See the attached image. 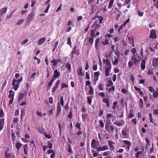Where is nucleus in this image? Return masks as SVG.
Segmentation results:
<instances>
[{
  "label": "nucleus",
  "instance_id": "c03bdc74",
  "mask_svg": "<svg viewBox=\"0 0 158 158\" xmlns=\"http://www.w3.org/2000/svg\"><path fill=\"white\" fill-rule=\"evenodd\" d=\"M91 152L92 153H93V156L94 157H96L98 155H99V154L98 155V153L95 152V151L92 150H91Z\"/></svg>",
  "mask_w": 158,
  "mask_h": 158
},
{
  "label": "nucleus",
  "instance_id": "aec40b11",
  "mask_svg": "<svg viewBox=\"0 0 158 158\" xmlns=\"http://www.w3.org/2000/svg\"><path fill=\"white\" fill-rule=\"evenodd\" d=\"M99 38L95 40V49L97 50L98 49V44L99 43L100 41H99Z\"/></svg>",
  "mask_w": 158,
  "mask_h": 158
},
{
  "label": "nucleus",
  "instance_id": "f3484780",
  "mask_svg": "<svg viewBox=\"0 0 158 158\" xmlns=\"http://www.w3.org/2000/svg\"><path fill=\"white\" fill-rule=\"evenodd\" d=\"M61 111V106L59 102L58 103L56 110V115H57L59 114Z\"/></svg>",
  "mask_w": 158,
  "mask_h": 158
},
{
  "label": "nucleus",
  "instance_id": "a18cd8bd",
  "mask_svg": "<svg viewBox=\"0 0 158 158\" xmlns=\"http://www.w3.org/2000/svg\"><path fill=\"white\" fill-rule=\"evenodd\" d=\"M103 114V111L101 109H99V112L98 114V115L99 116H102Z\"/></svg>",
  "mask_w": 158,
  "mask_h": 158
},
{
  "label": "nucleus",
  "instance_id": "cd10ccee",
  "mask_svg": "<svg viewBox=\"0 0 158 158\" xmlns=\"http://www.w3.org/2000/svg\"><path fill=\"white\" fill-rule=\"evenodd\" d=\"M1 11L2 14H1V16L3 14H5L6 13L7 10V9L6 7H4L1 10Z\"/></svg>",
  "mask_w": 158,
  "mask_h": 158
},
{
  "label": "nucleus",
  "instance_id": "2f4dec72",
  "mask_svg": "<svg viewBox=\"0 0 158 158\" xmlns=\"http://www.w3.org/2000/svg\"><path fill=\"white\" fill-rule=\"evenodd\" d=\"M54 80V79L52 78L51 81L48 82V85H47V87H51L52 85V83H53Z\"/></svg>",
  "mask_w": 158,
  "mask_h": 158
},
{
  "label": "nucleus",
  "instance_id": "13d9d810",
  "mask_svg": "<svg viewBox=\"0 0 158 158\" xmlns=\"http://www.w3.org/2000/svg\"><path fill=\"white\" fill-rule=\"evenodd\" d=\"M118 104V102H114L113 103V106L112 107V108L113 109H114L116 107L117 105Z\"/></svg>",
  "mask_w": 158,
  "mask_h": 158
},
{
  "label": "nucleus",
  "instance_id": "4be33fe9",
  "mask_svg": "<svg viewBox=\"0 0 158 158\" xmlns=\"http://www.w3.org/2000/svg\"><path fill=\"white\" fill-rule=\"evenodd\" d=\"M77 73L78 75H80L81 76L84 75V74H83L82 73V67L80 66L78 67L77 71Z\"/></svg>",
  "mask_w": 158,
  "mask_h": 158
},
{
  "label": "nucleus",
  "instance_id": "e2e57ef3",
  "mask_svg": "<svg viewBox=\"0 0 158 158\" xmlns=\"http://www.w3.org/2000/svg\"><path fill=\"white\" fill-rule=\"evenodd\" d=\"M142 152L141 151H138L136 154V158L139 157V155L142 154Z\"/></svg>",
  "mask_w": 158,
  "mask_h": 158
},
{
  "label": "nucleus",
  "instance_id": "2eb2a0df",
  "mask_svg": "<svg viewBox=\"0 0 158 158\" xmlns=\"http://www.w3.org/2000/svg\"><path fill=\"white\" fill-rule=\"evenodd\" d=\"M152 64L153 67L155 68H158V62L154 58L152 60Z\"/></svg>",
  "mask_w": 158,
  "mask_h": 158
},
{
  "label": "nucleus",
  "instance_id": "69168bd1",
  "mask_svg": "<svg viewBox=\"0 0 158 158\" xmlns=\"http://www.w3.org/2000/svg\"><path fill=\"white\" fill-rule=\"evenodd\" d=\"M67 44L70 45V47H72V43L71 41V38H68V43Z\"/></svg>",
  "mask_w": 158,
  "mask_h": 158
},
{
  "label": "nucleus",
  "instance_id": "3c124183",
  "mask_svg": "<svg viewBox=\"0 0 158 158\" xmlns=\"http://www.w3.org/2000/svg\"><path fill=\"white\" fill-rule=\"evenodd\" d=\"M124 143L127 145V146H130L131 145V142L128 140H123V141Z\"/></svg>",
  "mask_w": 158,
  "mask_h": 158
},
{
  "label": "nucleus",
  "instance_id": "b1692460",
  "mask_svg": "<svg viewBox=\"0 0 158 158\" xmlns=\"http://www.w3.org/2000/svg\"><path fill=\"white\" fill-rule=\"evenodd\" d=\"M135 89L137 91H139V93L140 95H143V91H141V89L137 87L136 86L134 87Z\"/></svg>",
  "mask_w": 158,
  "mask_h": 158
},
{
  "label": "nucleus",
  "instance_id": "37998d69",
  "mask_svg": "<svg viewBox=\"0 0 158 158\" xmlns=\"http://www.w3.org/2000/svg\"><path fill=\"white\" fill-rule=\"evenodd\" d=\"M137 14L139 16L141 17L143 16L144 12L143 11H140L139 10H137Z\"/></svg>",
  "mask_w": 158,
  "mask_h": 158
},
{
  "label": "nucleus",
  "instance_id": "603ef678",
  "mask_svg": "<svg viewBox=\"0 0 158 158\" xmlns=\"http://www.w3.org/2000/svg\"><path fill=\"white\" fill-rule=\"evenodd\" d=\"M4 116V113L2 108L0 110V117H3Z\"/></svg>",
  "mask_w": 158,
  "mask_h": 158
},
{
  "label": "nucleus",
  "instance_id": "bf43d9fd",
  "mask_svg": "<svg viewBox=\"0 0 158 158\" xmlns=\"http://www.w3.org/2000/svg\"><path fill=\"white\" fill-rule=\"evenodd\" d=\"M72 115L73 113L72 111H69V114L68 115V117L69 118H70V119H72Z\"/></svg>",
  "mask_w": 158,
  "mask_h": 158
},
{
  "label": "nucleus",
  "instance_id": "8fccbe9b",
  "mask_svg": "<svg viewBox=\"0 0 158 158\" xmlns=\"http://www.w3.org/2000/svg\"><path fill=\"white\" fill-rule=\"evenodd\" d=\"M99 122L100 127L102 128H103L104 127V123L102 120H100Z\"/></svg>",
  "mask_w": 158,
  "mask_h": 158
},
{
  "label": "nucleus",
  "instance_id": "58836bf2",
  "mask_svg": "<svg viewBox=\"0 0 158 158\" xmlns=\"http://www.w3.org/2000/svg\"><path fill=\"white\" fill-rule=\"evenodd\" d=\"M24 20L23 19H20L19 20L17 23L16 24L20 25L21 24H22V23H23V22H24Z\"/></svg>",
  "mask_w": 158,
  "mask_h": 158
},
{
  "label": "nucleus",
  "instance_id": "dca6fc26",
  "mask_svg": "<svg viewBox=\"0 0 158 158\" xmlns=\"http://www.w3.org/2000/svg\"><path fill=\"white\" fill-rule=\"evenodd\" d=\"M46 39L45 37L41 38L40 39L37 41L38 45H41L45 41Z\"/></svg>",
  "mask_w": 158,
  "mask_h": 158
},
{
  "label": "nucleus",
  "instance_id": "1a4fd4ad",
  "mask_svg": "<svg viewBox=\"0 0 158 158\" xmlns=\"http://www.w3.org/2000/svg\"><path fill=\"white\" fill-rule=\"evenodd\" d=\"M103 61L104 63H106V64L108 66V68H111V65L110 64V62L108 58H107L106 59H103Z\"/></svg>",
  "mask_w": 158,
  "mask_h": 158
},
{
  "label": "nucleus",
  "instance_id": "20e7f679",
  "mask_svg": "<svg viewBox=\"0 0 158 158\" xmlns=\"http://www.w3.org/2000/svg\"><path fill=\"white\" fill-rule=\"evenodd\" d=\"M109 149L108 146L106 145V146L102 147H99L96 148L97 151L98 152L100 151H104Z\"/></svg>",
  "mask_w": 158,
  "mask_h": 158
},
{
  "label": "nucleus",
  "instance_id": "7ed1b4c3",
  "mask_svg": "<svg viewBox=\"0 0 158 158\" xmlns=\"http://www.w3.org/2000/svg\"><path fill=\"white\" fill-rule=\"evenodd\" d=\"M110 123H106L105 124V129L109 133L113 132L114 131V127L110 126Z\"/></svg>",
  "mask_w": 158,
  "mask_h": 158
},
{
  "label": "nucleus",
  "instance_id": "a19ab883",
  "mask_svg": "<svg viewBox=\"0 0 158 158\" xmlns=\"http://www.w3.org/2000/svg\"><path fill=\"white\" fill-rule=\"evenodd\" d=\"M95 32H94V30H92L91 31L90 33V35L91 37L93 38H94L95 37Z\"/></svg>",
  "mask_w": 158,
  "mask_h": 158
},
{
  "label": "nucleus",
  "instance_id": "4d7b16f0",
  "mask_svg": "<svg viewBox=\"0 0 158 158\" xmlns=\"http://www.w3.org/2000/svg\"><path fill=\"white\" fill-rule=\"evenodd\" d=\"M118 63V58H115L113 62V64L114 65L117 64Z\"/></svg>",
  "mask_w": 158,
  "mask_h": 158
},
{
  "label": "nucleus",
  "instance_id": "473e14b6",
  "mask_svg": "<svg viewBox=\"0 0 158 158\" xmlns=\"http://www.w3.org/2000/svg\"><path fill=\"white\" fill-rule=\"evenodd\" d=\"M104 84H99L98 86V89L101 91L103 90Z\"/></svg>",
  "mask_w": 158,
  "mask_h": 158
},
{
  "label": "nucleus",
  "instance_id": "de8ad7c7",
  "mask_svg": "<svg viewBox=\"0 0 158 158\" xmlns=\"http://www.w3.org/2000/svg\"><path fill=\"white\" fill-rule=\"evenodd\" d=\"M16 80L15 79H14L13 80L12 82V85L14 86V89L15 90V85H16Z\"/></svg>",
  "mask_w": 158,
  "mask_h": 158
},
{
  "label": "nucleus",
  "instance_id": "6ab92c4d",
  "mask_svg": "<svg viewBox=\"0 0 158 158\" xmlns=\"http://www.w3.org/2000/svg\"><path fill=\"white\" fill-rule=\"evenodd\" d=\"M121 121L122 123H118L117 121H116L114 123V124L118 126L121 127L125 123L124 121L123 120H122Z\"/></svg>",
  "mask_w": 158,
  "mask_h": 158
},
{
  "label": "nucleus",
  "instance_id": "4c0bfd02",
  "mask_svg": "<svg viewBox=\"0 0 158 158\" xmlns=\"http://www.w3.org/2000/svg\"><path fill=\"white\" fill-rule=\"evenodd\" d=\"M87 102L89 105H91L92 103V98L90 96L87 97Z\"/></svg>",
  "mask_w": 158,
  "mask_h": 158
},
{
  "label": "nucleus",
  "instance_id": "6e6552de",
  "mask_svg": "<svg viewBox=\"0 0 158 158\" xmlns=\"http://www.w3.org/2000/svg\"><path fill=\"white\" fill-rule=\"evenodd\" d=\"M146 57H145L144 59L143 60L141 63L140 67L142 70H144L145 68L146 59Z\"/></svg>",
  "mask_w": 158,
  "mask_h": 158
},
{
  "label": "nucleus",
  "instance_id": "423d86ee",
  "mask_svg": "<svg viewBox=\"0 0 158 158\" xmlns=\"http://www.w3.org/2000/svg\"><path fill=\"white\" fill-rule=\"evenodd\" d=\"M60 80H57L54 86L53 87L52 91V93H53L56 90L57 88L58 87V85L60 84Z\"/></svg>",
  "mask_w": 158,
  "mask_h": 158
},
{
  "label": "nucleus",
  "instance_id": "39448f33",
  "mask_svg": "<svg viewBox=\"0 0 158 158\" xmlns=\"http://www.w3.org/2000/svg\"><path fill=\"white\" fill-rule=\"evenodd\" d=\"M60 75V73L57 69H56L54 71V74L52 78L55 80L57 78L59 77Z\"/></svg>",
  "mask_w": 158,
  "mask_h": 158
},
{
  "label": "nucleus",
  "instance_id": "ddd939ff",
  "mask_svg": "<svg viewBox=\"0 0 158 158\" xmlns=\"http://www.w3.org/2000/svg\"><path fill=\"white\" fill-rule=\"evenodd\" d=\"M103 102L106 104V107H109L110 106V101L109 98H106L103 100Z\"/></svg>",
  "mask_w": 158,
  "mask_h": 158
},
{
  "label": "nucleus",
  "instance_id": "0eeeda50",
  "mask_svg": "<svg viewBox=\"0 0 158 158\" xmlns=\"http://www.w3.org/2000/svg\"><path fill=\"white\" fill-rule=\"evenodd\" d=\"M23 80V77H22L20 78L19 79L16 80V82L17 83L16 84L15 90L16 91L17 90L18 88L19 87V83L21 82Z\"/></svg>",
  "mask_w": 158,
  "mask_h": 158
},
{
  "label": "nucleus",
  "instance_id": "0e129e2a",
  "mask_svg": "<svg viewBox=\"0 0 158 158\" xmlns=\"http://www.w3.org/2000/svg\"><path fill=\"white\" fill-rule=\"evenodd\" d=\"M5 155L6 158H10L11 157V155L10 153H7V152H6Z\"/></svg>",
  "mask_w": 158,
  "mask_h": 158
},
{
  "label": "nucleus",
  "instance_id": "6e6d98bb",
  "mask_svg": "<svg viewBox=\"0 0 158 158\" xmlns=\"http://www.w3.org/2000/svg\"><path fill=\"white\" fill-rule=\"evenodd\" d=\"M130 114H129V117L130 118H132L134 116V115L132 114L133 111L132 110H130Z\"/></svg>",
  "mask_w": 158,
  "mask_h": 158
},
{
  "label": "nucleus",
  "instance_id": "ea45409f",
  "mask_svg": "<svg viewBox=\"0 0 158 158\" xmlns=\"http://www.w3.org/2000/svg\"><path fill=\"white\" fill-rule=\"evenodd\" d=\"M108 44V40L107 39H106L104 41H102V44L104 46L107 45Z\"/></svg>",
  "mask_w": 158,
  "mask_h": 158
},
{
  "label": "nucleus",
  "instance_id": "72a5a7b5",
  "mask_svg": "<svg viewBox=\"0 0 158 158\" xmlns=\"http://www.w3.org/2000/svg\"><path fill=\"white\" fill-rule=\"evenodd\" d=\"M65 67L67 68L68 69L70 72L71 69V65L68 63H67L65 65Z\"/></svg>",
  "mask_w": 158,
  "mask_h": 158
},
{
  "label": "nucleus",
  "instance_id": "412c9836",
  "mask_svg": "<svg viewBox=\"0 0 158 158\" xmlns=\"http://www.w3.org/2000/svg\"><path fill=\"white\" fill-rule=\"evenodd\" d=\"M111 68H108L106 67L105 69V74L106 77L109 76V71Z\"/></svg>",
  "mask_w": 158,
  "mask_h": 158
},
{
  "label": "nucleus",
  "instance_id": "4468645a",
  "mask_svg": "<svg viewBox=\"0 0 158 158\" xmlns=\"http://www.w3.org/2000/svg\"><path fill=\"white\" fill-rule=\"evenodd\" d=\"M24 152V154L27 156L28 154V148L27 144H26L23 146Z\"/></svg>",
  "mask_w": 158,
  "mask_h": 158
},
{
  "label": "nucleus",
  "instance_id": "f03ea898",
  "mask_svg": "<svg viewBox=\"0 0 158 158\" xmlns=\"http://www.w3.org/2000/svg\"><path fill=\"white\" fill-rule=\"evenodd\" d=\"M99 144V142L96 140L94 139H93L91 141V146L92 148L93 149H96L98 147Z\"/></svg>",
  "mask_w": 158,
  "mask_h": 158
},
{
  "label": "nucleus",
  "instance_id": "9b49d317",
  "mask_svg": "<svg viewBox=\"0 0 158 158\" xmlns=\"http://www.w3.org/2000/svg\"><path fill=\"white\" fill-rule=\"evenodd\" d=\"M108 144L109 146L110 149L112 151L114 150V147L113 144H115V143L112 141H109L108 142Z\"/></svg>",
  "mask_w": 158,
  "mask_h": 158
},
{
  "label": "nucleus",
  "instance_id": "393cba45",
  "mask_svg": "<svg viewBox=\"0 0 158 158\" xmlns=\"http://www.w3.org/2000/svg\"><path fill=\"white\" fill-rule=\"evenodd\" d=\"M24 97L23 94L20 93L18 97V102H19L21 101Z\"/></svg>",
  "mask_w": 158,
  "mask_h": 158
},
{
  "label": "nucleus",
  "instance_id": "c85d7f7f",
  "mask_svg": "<svg viewBox=\"0 0 158 158\" xmlns=\"http://www.w3.org/2000/svg\"><path fill=\"white\" fill-rule=\"evenodd\" d=\"M50 62L52 63V66H56L57 64V62L55 59H53L52 60L50 61Z\"/></svg>",
  "mask_w": 158,
  "mask_h": 158
},
{
  "label": "nucleus",
  "instance_id": "9d476101",
  "mask_svg": "<svg viewBox=\"0 0 158 158\" xmlns=\"http://www.w3.org/2000/svg\"><path fill=\"white\" fill-rule=\"evenodd\" d=\"M149 37L150 38L153 39H156V34L154 30L151 31Z\"/></svg>",
  "mask_w": 158,
  "mask_h": 158
},
{
  "label": "nucleus",
  "instance_id": "5701e85b",
  "mask_svg": "<svg viewBox=\"0 0 158 158\" xmlns=\"http://www.w3.org/2000/svg\"><path fill=\"white\" fill-rule=\"evenodd\" d=\"M127 37H128V40L129 41L132 43H134V38L132 35L128 34Z\"/></svg>",
  "mask_w": 158,
  "mask_h": 158
},
{
  "label": "nucleus",
  "instance_id": "7c9ffc66",
  "mask_svg": "<svg viewBox=\"0 0 158 158\" xmlns=\"http://www.w3.org/2000/svg\"><path fill=\"white\" fill-rule=\"evenodd\" d=\"M68 151L70 153H72V150L71 147V145L70 144H69V143H68Z\"/></svg>",
  "mask_w": 158,
  "mask_h": 158
},
{
  "label": "nucleus",
  "instance_id": "79ce46f5",
  "mask_svg": "<svg viewBox=\"0 0 158 158\" xmlns=\"http://www.w3.org/2000/svg\"><path fill=\"white\" fill-rule=\"evenodd\" d=\"M75 127H76L78 128V130H81V125L79 123L77 122V123Z\"/></svg>",
  "mask_w": 158,
  "mask_h": 158
},
{
  "label": "nucleus",
  "instance_id": "5fc2aeb1",
  "mask_svg": "<svg viewBox=\"0 0 158 158\" xmlns=\"http://www.w3.org/2000/svg\"><path fill=\"white\" fill-rule=\"evenodd\" d=\"M12 131L13 130H11V136L13 139V141H14L15 139V134L14 132H12Z\"/></svg>",
  "mask_w": 158,
  "mask_h": 158
},
{
  "label": "nucleus",
  "instance_id": "338daca9",
  "mask_svg": "<svg viewBox=\"0 0 158 158\" xmlns=\"http://www.w3.org/2000/svg\"><path fill=\"white\" fill-rule=\"evenodd\" d=\"M110 154L109 151H106L104 152L102 154L103 156H106L109 155Z\"/></svg>",
  "mask_w": 158,
  "mask_h": 158
},
{
  "label": "nucleus",
  "instance_id": "774afa93",
  "mask_svg": "<svg viewBox=\"0 0 158 158\" xmlns=\"http://www.w3.org/2000/svg\"><path fill=\"white\" fill-rule=\"evenodd\" d=\"M148 90L152 93L154 91V89L153 87L152 86L149 87Z\"/></svg>",
  "mask_w": 158,
  "mask_h": 158
},
{
  "label": "nucleus",
  "instance_id": "f257e3e1",
  "mask_svg": "<svg viewBox=\"0 0 158 158\" xmlns=\"http://www.w3.org/2000/svg\"><path fill=\"white\" fill-rule=\"evenodd\" d=\"M141 57L138 53L133 55L131 58V60L129 61L128 63V67L129 68L132 67L134 64L136 65L137 63L141 60Z\"/></svg>",
  "mask_w": 158,
  "mask_h": 158
},
{
  "label": "nucleus",
  "instance_id": "a211bd4d",
  "mask_svg": "<svg viewBox=\"0 0 158 158\" xmlns=\"http://www.w3.org/2000/svg\"><path fill=\"white\" fill-rule=\"evenodd\" d=\"M82 121L84 122L88 116V114L87 112L86 113H82Z\"/></svg>",
  "mask_w": 158,
  "mask_h": 158
},
{
  "label": "nucleus",
  "instance_id": "680f3d73",
  "mask_svg": "<svg viewBox=\"0 0 158 158\" xmlns=\"http://www.w3.org/2000/svg\"><path fill=\"white\" fill-rule=\"evenodd\" d=\"M60 103L61 105L62 106H64V101L63 100V97H61L60 98Z\"/></svg>",
  "mask_w": 158,
  "mask_h": 158
},
{
  "label": "nucleus",
  "instance_id": "49530a36",
  "mask_svg": "<svg viewBox=\"0 0 158 158\" xmlns=\"http://www.w3.org/2000/svg\"><path fill=\"white\" fill-rule=\"evenodd\" d=\"M113 83L111 80H109L108 82V84L106 85V86L108 87H110L113 85Z\"/></svg>",
  "mask_w": 158,
  "mask_h": 158
},
{
  "label": "nucleus",
  "instance_id": "c756f323",
  "mask_svg": "<svg viewBox=\"0 0 158 158\" xmlns=\"http://www.w3.org/2000/svg\"><path fill=\"white\" fill-rule=\"evenodd\" d=\"M114 0H110L109 3V5L108 6V8L109 9H111L113 5Z\"/></svg>",
  "mask_w": 158,
  "mask_h": 158
},
{
  "label": "nucleus",
  "instance_id": "a878e982",
  "mask_svg": "<svg viewBox=\"0 0 158 158\" xmlns=\"http://www.w3.org/2000/svg\"><path fill=\"white\" fill-rule=\"evenodd\" d=\"M22 144L18 142H17L15 144V147L18 150H19L20 148L22 146Z\"/></svg>",
  "mask_w": 158,
  "mask_h": 158
},
{
  "label": "nucleus",
  "instance_id": "864d4df0",
  "mask_svg": "<svg viewBox=\"0 0 158 158\" xmlns=\"http://www.w3.org/2000/svg\"><path fill=\"white\" fill-rule=\"evenodd\" d=\"M77 48V46H76L75 47H74L73 48V50H72V52H71V54H73L74 53H76V49Z\"/></svg>",
  "mask_w": 158,
  "mask_h": 158
},
{
  "label": "nucleus",
  "instance_id": "bb28decb",
  "mask_svg": "<svg viewBox=\"0 0 158 158\" xmlns=\"http://www.w3.org/2000/svg\"><path fill=\"white\" fill-rule=\"evenodd\" d=\"M139 106L141 109H142L143 107V103L142 99L140 98L139 99Z\"/></svg>",
  "mask_w": 158,
  "mask_h": 158
},
{
  "label": "nucleus",
  "instance_id": "f704fd0d",
  "mask_svg": "<svg viewBox=\"0 0 158 158\" xmlns=\"http://www.w3.org/2000/svg\"><path fill=\"white\" fill-rule=\"evenodd\" d=\"M89 93L90 95H92L94 94V89L92 86H90L89 87Z\"/></svg>",
  "mask_w": 158,
  "mask_h": 158
},
{
  "label": "nucleus",
  "instance_id": "c9c22d12",
  "mask_svg": "<svg viewBox=\"0 0 158 158\" xmlns=\"http://www.w3.org/2000/svg\"><path fill=\"white\" fill-rule=\"evenodd\" d=\"M94 38L92 37L89 38L88 40V42L90 44H92L94 42Z\"/></svg>",
  "mask_w": 158,
  "mask_h": 158
},
{
  "label": "nucleus",
  "instance_id": "f8f14e48",
  "mask_svg": "<svg viewBox=\"0 0 158 158\" xmlns=\"http://www.w3.org/2000/svg\"><path fill=\"white\" fill-rule=\"evenodd\" d=\"M34 17V12H31L28 16V19L29 22H31L33 19Z\"/></svg>",
  "mask_w": 158,
  "mask_h": 158
},
{
  "label": "nucleus",
  "instance_id": "e433bc0d",
  "mask_svg": "<svg viewBox=\"0 0 158 158\" xmlns=\"http://www.w3.org/2000/svg\"><path fill=\"white\" fill-rule=\"evenodd\" d=\"M153 97L154 98L158 97V92L157 91H156L153 93Z\"/></svg>",
  "mask_w": 158,
  "mask_h": 158
},
{
  "label": "nucleus",
  "instance_id": "052dcab7",
  "mask_svg": "<svg viewBox=\"0 0 158 158\" xmlns=\"http://www.w3.org/2000/svg\"><path fill=\"white\" fill-rule=\"evenodd\" d=\"M4 119L2 118L0 119V125L4 126Z\"/></svg>",
  "mask_w": 158,
  "mask_h": 158
},
{
  "label": "nucleus",
  "instance_id": "09e8293b",
  "mask_svg": "<svg viewBox=\"0 0 158 158\" xmlns=\"http://www.w3.org/2000/svg\"><path fill=\"white\" fill-rule=\"evenodd\" d=\"M68 87V84H65V83H63L62 84L61 88L60 89V90H61V89H63L64 88H67Z\"/></svg>",
  "mask_w": 158,
  "mask_h": 158
}]
</instances>
